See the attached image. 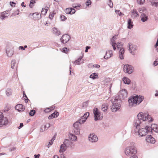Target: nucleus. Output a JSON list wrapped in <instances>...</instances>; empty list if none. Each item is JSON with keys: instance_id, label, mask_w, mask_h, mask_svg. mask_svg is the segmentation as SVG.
Listing matches in <instances>:
<instances>
[{"instance_id": "nucleus-1", "label": "nucleus", "mask_w": 158, "mask_h": 158, "mask_svg": "<svg viewBox=\"0 0 158 158\" xmlns=\"http://www.w3.org/2000/svg\"><path fill=\"white\" fill-rule=\"evenodd\" d=\"M143 97L142 96H132L128 100L129 105L130 106L132 107L136 106L137 104H139L143 100Z\"/></svg>"}, {"instance_id": "nucleus-2", "label": "nucleus", "mask_w": 158, "mask_h": 158, "mask_svg": "<svg viewBox=\"0 0 158 158\" xmlns=\"http://www.w3.org/2000/svg\"><path fill=\"white\" fill-rule=\"evenodd\" d=\"M112 105L111 106V110L113 112H115L118 110L121 107V100H118L117 98H114V100H112Z\"/></svg>"}, {"instance_id": "nucleus-3", "label": "nucleus", "mask_w": 158, "mask_h": 158, "mask_svg": "<svg viewBox=\"0 0 158 158\" xmlns=\"http://www.w3.org/2000/svg\"><path fill=\"white\" fill-rule=\"evenodd\" d=\"M112 105L111 106V110L113 112H115L118 110L121 107V100H118L117 98H114V100H112Z\"/></svg>"}, {"instance_id": "nucleus-4", "label": "nucleus", "mask_w": 158, "mask_h": 158, "mask_svg": "<svg viewBox=\"0 0 158 158\" xmlns=\"http://www.w3.org/2000/svg\"><path fill=\"white\" fill-rule=\"evenodd\" d=\"M138 119H139L142 121H145L146 120L148 119L149 122H152L153 118L148 114L146 113H143L142 112H139L137 115Z\"/></svg>"}, {"instance_id": "nucleus-5", "label": "nucleus", "mask_w": 158, "mask_h": 158, "mask_svg": "<svg viewBox=\"0 0 158 158\" xmlns=\"http://www.w3.org/2000/svg\"><path fill=\"white\" fill-rule=\"evenodd\" d=\"M127 95V91L126 89H124L120 90L118 93V96H116L114 98H117L118 100H120L121 102L122 100L126 98Z\"/></svg>"}, {"instance_id": "nucleus-6", "label": "nucleus", "mask_w": 158, "mask_h": 158, "mask_svg": "<svg viewBox=\"0 0 158 158\" xmlns=\"http://www.w3.org/2000/svg\"><path fill=\"white\" fill-rule=\"evenodd\" d=\"M138 130L139 135L141 136H145L148 134V132H150V128L149 127L147 126L144 128H141L139 127L137 129Z\"/></svg>"}, {"instance_id": "nucleus-7", "label": "nucleus", "mask_w": 158, "mask_h": 158, "mask_svg": "<svg viewBox=\"0 0 158 158\" xmlns=\"http://www.w3.org/2000/svg\"><path fill=\"white\" fill-rule=\"evenodd\" d=\"M6 52L8 57H11L14 53V46L11 45H7L6 47Z\"/></svg>"}, {"instance_id": "nucleus-8", "label": "nucleus", "mask_w": 158, "mask_h": 158, "mask_svg": "<svg viewBox=\"0 0 158 158\" xmlns=\"http://www.w3.org/2000/svg\"><path fill=\"white\" fill-rule=\"evenodd\" d=\"M136 153V149L133 147H128L125 151V153L128 156H132V155L135 154Z\"/></svg>"}, {"instance_id": "nucleus-9", "label": "nucleus", "mask_w": 158, "mask_h": 158, "mask_svg": "<svg viewBox=\"0 0 158 158\" xmlns=\"http://www.w3.org/2000/svg\"><path fill=\"white\" fill-rule=\"evenodd\" d=\"M9 123L7 118L4 117L2 112H0V127L3 125H7Z\"/></svg>"}, {"instance_id": "nucleus-10", "label": "nucleus", "mask_w": 158, "mask_h": 158, "mask_svg": "<svg viewBox=\"0 0 158 158\" xmlns=\"http://www.w3.org/2000/svg\"><path fill=\"white\" fill-rule=\"evenodd\" d=\"M93 112L94 115V120L96 121L100 120L102 119L103 116H101V113L97 108H94L93 110Z\"/></svg>"}, {"instance_id": "nucleus-11", "label": "nucleus", "mask_w": 158, "mask_h": 158, "mask_svg": "<svg viewBox=\"0 0 158 158\" xmlns=\"http://www.w3.org/2000/svg\"><path fill=\"white\" fill-rule=\"evenodd\" d=\"M133 67L131 65L125 64L124 65L123 70L125 73L131 74L133 71Z\"/></svg>"}, {"instance_id": "nucleus-12", "label": "nucleus", "mask_w": 158, "mask_h": 158, "mask_svg": "<svg viewBox=\"0 0 158 158\" xmlns=\"http://www.w3.org/2000/svg\"><path fill=\"white\" fill-rule=\"evenodd\" d=\"M142 122L140 119H138V117L135 119L133 125L136 128V129H139V127H142L141 126Z\"/></svg>"}, {"instance_id": "nucleus-13", "label": "nucleus", "mask_w": 158, "mask_h": 158, "mask_svg": "<svg viewBox=\"0 0 158 158\" xmlns=\"http://www.w3.org/2000/svg\"><path fill=\"white\" fill-rule=\"evenodd\" d=\"M89 140L92 143L96 142L98 140L97 136L94 134H91L89 136Z\"/></svg>"}, {"instance_id": "nucleus-14", "label": "nucleus", "mask_w": 158, "mask_h": 158, "mask_svg": "<svg viewBox=\"0 0 158 158\" xmlns=\"http://www.w3.org/2000/svg\"><path fill=\"white\" fill-rule=\"evenodd\" d=\"M70 38V37L69 35L65 34L62 35L60 39V40L62 43L65 44L69 41Z\"/></svg>"}, {"instance_id": "nucleus-15", "label": "nucleus", "mask_w": 158, "mask_h": 158, "mask_svg": "<svg viewBox=\"0 0 158 158\" xmlns=\"http://www.w3.org/2000/svg\"><path fill=\"white\" fill-rule=\"evenodd\" d=\"M128 47L129 48V50L130 51V53L133 55H135V52L137 49L136 46L130 44V43H129Z\"/></svg>"}, {"instance_id": "nucleus-16", "label": "nucleus", "mask_w": 158, "mask_h": 158, "mask_svg": "<svg viewBox=\"0 0 158 158\" xmlns=\"http://www.w3.org/2000/svg\"><path fill=\"white\" fill-rule=\"evenodd\" d=\"M146 140L148 143H154L155 142V140L151 135H147L146 137Z\"/></svg>"}, {"instance_id": "nucleus-17", "label": "nucleus", "mask_w": 158, "mask_h": 158, "mask_svg": "<svg viewBox=\"0 0 158 158\" xmlns=\"http://www.w3.org/2000/svg\"><path fill=\"white\" fill-rule=\"evenodd\" d=\"M150 128V132H152V131H154L156 132H158V129L156 124H153L151 125V127H149Z\"/></svg>"}, {"instance_id": "nucleus-18", "label": "nucleus", "mask_w": 158, "mask_h": 158, "mask_svg": "<svg viewBox=\"0 0 158 158\" xmlns=\"http://www.w3.org/2000/svg\"><path fill=\"white\" fill-rule=\"evenodd\" d=\"M113 55V52L112 50H109L107 51L106 52V55L104 57L105 59H107L108 58H110Z\"/></svg>"}, {"instance_id": "nucleus-19", "label": "nucleus", "mask_w": 158, "mask_h": 158, "mask_svg": "<svg viewBox=\"0 0 158 158\" xmlns=\"http://www.w3.org/2000/svg\"><path fill=\"white\" fill-rule=\"evenodd\" d=\"M120 50L119 51V57L121 59H124V53L125 52L124 49L123 48H119Z\"/></svg>"}, {"instance_id": "nucleus-20", "label": "nucleus", "mask_w": 158, "mask_h": 158, "mask_svg": "<svg viewBox=\"0 0 158 158\" xmlns=\"http://www.w3.org/2000/svg\"><path fill=\"white\" fill-rule=\"evenodd\" d=\"M24 106L22 105L19 104L16 105L15 108L16 110H18L19 111H23L24 110Z\"/></svg>"}, {"instance_id": "nucleus-21", "label": "nucleus", "mask_w": 158, "mask_h": 158, "mask_svg": "<svg viewBox=\"0 0 158 158\" xmlns=\"http://www.w3.org/2000/svg\"><path fill=\"white\" fill-rule=\"evenodd\" d=\"M8 11H4L1 13L0 18L2 20L4 19L6 17H7L9 15V13H8Z\"/></svg>"}, {"instance_id": "nucleus-22", "label": "nucleus", "mask_w": 158, "mask_h": 158, "mask_svg": "<svg viewBox=\"0 0 158 158\" xmlns=\"http://www.w3.org/2000/svg\"><path fill=\"white\" fill-rule=\"evenodd\" d=\"M145 13H143L141 15V21L143 22H145L146 21H147L148 19V16L146 15Z\"/></svg>"}, {"instance_id": "nucleus-23", "label": "nucleus", "mask_w": 158, "mask_h": 158, "mask_svg": "<svg viewBox=\"0 0 158 158\" xmlns=\"http://www.w3.org/2000/svg\"><path fill=\"white\" fill-rule=\"evenodd\" d=\"M33 19L35 20H37L41 18V15L37 13H35L32 14Z\"/></svg>"}, {"instance_id": "nucleus-24", "label": "nucleus", "mask_w": 158, "mask_h": 158, "mask_svg": "<svg viewBox=\"0 0 158 158\" xmlns=\"http://www.w3.org/2000/svg\"><path fill=\"white\" fill-rule=\"evenodd\" d=\"M59 115V114L56 111L52 114L51 115L48 116V118L49 119H51L53 118L57 117Z\"/></svg>"}, {"instance_id": "nucleus-25", "label": "nucleus", "mask_w": 158, "mask_h": 158, "mask_svg": "<svg viewBox=\"0 0 158 158\" xmlns=\"http://www.w3.org/2000/svg\"><path fill=\"white\" fill-rule=\"evenodd\" d=\"M133 22L131 19H129L127 20V28L131 29L133 27Z\"/></svg>"}, {"instance_id": "nucleus-26", "label": "nucleus", "mask_w": 158, "mask_h": 158, "mask_svg": "<svg viewBox=\"0 0 158 158\" xmlns=\"http://www.w3.org/2000/svg\"><path fill=\"white\" fill-rule=\"evenodd\" d=\"M66 145L65 143H64L63 144H61L60 146V149L59 151L60 152L63 153L66 150Z\"/></svg>"}, {"instance_id": "nucleus-27", "label": "nucleus", "mask_w": 158, "mask_h": 158, "mask_svg": "<svg viewBox=\"0 0 158 158\" xmlns=\"http://www.w3.org/2000/svg\"><path fill=\"white\" fill-rule=\"evenodd\" d=\"M6 93L7 96L9 97L12 94V90L10 88H8L6 90Z\"/></svg>"}, {"instance_id": "nucleus-28", "label": "nucleus", "mask_w": 158, "mask_h": 158, "mask_svg": "<svg viewBox=\"0 0 158 158\" xmlns=\"http://www.w3.org/2000/svg\"><path fill=\"white\" fill-rule=\"evenodd\" d=\"M114 39H113V38H112L111 41L110 42V44L113 47V49L114 50H115L116 49V42L115 41Z\"/></svg>"}, {"instance_id": "nucleus-29", "label": "nucleus", "mask_w": 158, "mask_h": 158, "mask_svg": "<svg viewBox=\"0 0 158 158\" xmlns=\"http://www.w3.org/2000/svg\"><path fill=\"white\" fill-rule=\"evenodd\" d=\"M108 105L107 103H104L103 104L101 107V110L103 111H106L108 109Z\"/></svg>"}, {"instance_id": "nucleus-30", "label": "nucleus", "mask_w": 158, "mask_h": 158, "mask_svg": "<svg viewBox=\"0 0 158 158\" xmlns=\"http://www.w3.org/2000/svg\"><path fill=\"white\" fill-rule=\"evenodd\" d=\"M11 68L14 69L15 67L17 68V65L16 64V61L14 60H12L11 62Z\"/></svg>"}, {"instance_id": "nucleus-31", "label": "nucleus", "mask_w": 158, "mask_h": 158, "mask_svg": "<svg viewBox=\"0 0 158 158\" xmlns=\"http://www.w3.org/2000/svg\"><path fill=\"white\" fill-rule=\"evenodd\" d=\"M53 33L56 35H59L60 34V31L58 29L55 27H54L52 29Z\"/></svg>"}, {"instance_id": "nucleus-32", "label": "nucleus", "mask_w": 158, "mask_h": 158, "mask_svg": "<svg viewBox=\"0 0 158 158\" xmlns=\"http://www.w3.org/2000/svg\"><path fill=\"white\" fill-rule=\"evenodd\" d=\"M123 81L125 84L129 85L130 84L131 81L127 77H124L123 79Z\"/></svg>"}, {"instance_id": "nucleus-33", "label": "nucleus", "mask_w": 158, "mask_h": 158, "mask_svg": "<svg viewBox=\"0 0 158 158\" xmlns=\"http://www.w3.org/2000/svg\"><path fill=\"white\" fill-rule=\"evenodd\" d=\"M132 16L134 18H135L139 16V14L138 12L136 10L133 9L131 10Z\"/></svg>"}, {"instance_id": "nucleus-34", "label": "nucleus", "mask_w": 158, "mask_h": 158, "mask_svg": "<svg viewBox=\"0 0 158 158\" xmlns=\"http://www.w3.org/2000/svg\"><path fill=\"white\" fill-rule=\"evenodd\" d=\"M98 73H94L91 74L89 77L90 78H92L93 79H95L98 78Z\"/></svg>"}, {"instance_id": "nucleus-35", "label": "nucleus", "mask_w": 158, "mask_h": 158, "mask_svg": "<svg viewBox=\"0 0 158 158\" xmlns=\"http://www.w3.org/2000/svg\"><path fill=\"white\" fill-rule=\"evenodd\" d=\"M70 139L72 141H76L77 139V137L73 134H70L69 136Z\"/></svg>"}, {"instance_id": "nucleus-36", "label": "nucleus", "mask_w": 158, "mask_h": 158, "mask_svg": "<svg viewBox=\"0 0 158 158\" xmlns=\"http://www.w3.org/2000/svg\"><path fill=\"white\" fill-rule=\"evenodd\" d=\"M151 5L153 6L157 7L158 6V2H156L155 1L152 0L150 1Z\"/></svg>"}, {"instance_id": "nucleus-37", "label": "nucleus", "mask_w": 158, "mask_h": 158, "mask_svg": "<svg viewBox=\"0 0 158 158\" xmlns=\"http://www.w3.org/2000/svg\"><path fill=\"white\" fill-rule=\"evenodd\" d=\"M82 57H80L77 60H75L74 62L72 61V62L73 63V64H77L79 65L80 64H81L80 61L82 59Z\"/></svg>"}, {"instance_id": "nucleus-38", "label": "nucleus", "mask_w": 158, "mask_h": 158, "mask_svg": "<svg viewBox=\"0 0 158 158\" xmlns=\"http://www.w3.org/2000/svg\"><path fill=\"white\" fill-rule=\"evenodd\" d=\"M86 120V119L84 118H83V117H81V118L77 121L78 122L79 124L80 125L81 124L85 122Z\"/></svg>"}, {"instance_id": "nucleus-39", "label": "nucleus", "mask_w": 158, "mask_h": 158, "mask_svg": "<svg viewBox=\"0 0 158 158\" xmlns=\"http://www.w3.org/2000/svg\"><path fill=\"white\" fill-rule=\"evenodd\" d=\"M139 12L140 13H146L147 12V10L145 8L143 7L139 9Z\"/></svg>"}, {"instance_id": "nucleus-40", "label": "nucleus", "mask_w": 158, "mask_h": 158, "mask_svg": "<svg viewBox=\"0 0 158 158\" xmlns=\"http://www.w3.org/2000/svg\"><path fill=\"white\" fill-rule=\"evenodd\" d=\"M80 125L79 123V122L78 121L76 122L74 124H73V127L74 129H79V126Z\"/></svg>"}, {"instance_id": "nucleus-41", "label": "nucleus", "mask_w": 158, "mask_h": 158, "mask_svg": "<svg viewBox=\"0 0 158 158\" xmlns=\"http://www.w3.org/2000/svg\"><path fill=\"white\" fill-rule=\"evenodd\" d=\"M116 47L118 49L123 48V45L122 44V43L121 42H118L116 44Z\"/></svg>"}, {"instance_id": "nucleus-42", "label": "nucleus", "mask_w": 158, "mask_h": 158, "mask_svg": "<svg viewBox=\"0 0 158 158\" xmlns=\"http://www.w3.org/2000/svg\"><path fill=\"white\" fill-rule=\"evenodd\" d=\"M65 12L68 14H71V8H67L65 10Z\"/></svg>"}, {"instance_id": "nucleus-43", "label": "nucleus", "mask_w": 158, "mask_h": 158, "mask_svg": "<svg viewBox=\"0 0 158 158\" xmlns=\"http://www.w3.org/2000/svg\"><path fill=\"white\" fill-rule=\"evenodd\" d=\"M48 10V9H46L43 8L42 9V10L41 12V14L44 15H45L46 14Z\"/></svg>"}, {"instance_id": "nucleus-44", "label": "nucleus", "mask_w": 158, "mask_h": 158, "mask_svg": "<svg viewBox=\"0 0 158 158\" xmlns=\"http://www.w3.org/2000/svg\"><path fill=\"white\" fill-rule=\"evenodd\" d=\"M35 0H30L29 6L31 8H32L33 6V4L35 2Z\"/></svg>"}, {"instance_id": "nucleus-45", "label": "nucleus", "mask_w": 158, "mask_h": 158, "mask_svg": "<svg viewBox=\"0 0 158 158\" xmlns=\"http://www.w3.org/2000/svg\"><path fill=\"white\" fill-rule=\"evenodd\" d=\"M108 5L109 6L110 8L113 7V3L111 0H109L107 2Z\"/></svg>"}, {"instance_id": "nucleus-46", "label": "nucleus", "mask_w": 158, "mask_h": 158, "mask_svg": "<svg viewBox=\"0 0 158 158\" xmlns=\"http://www.w3.org/2000/svg\"><path fill=\"white\" fill-rule=\"evenodd\" d=\"M74 132L76 135H78L80 133V129H74Z\"/></svg>"}, {"instance_id": "nucleus-47", "label": "nucleus", "mask_w": 158, "mask_h": 158, "mask_svg": "<svg viewBox=\"0 0 158 158\" xmlns=\"http://www.w3.org/2000/svg\"><path fill=\"white\" fill-rule=\"evenodd\" d=\"M115 13L118 14L119 16H121L122 15H124V14H122L120 11V10H115Z\"/></svg>"}, {"instance_id": "nucleus-48", "label": "nucleus", "mask_w": 158, "mask_h": 158, "mask_svg": "<svg viewBox=\"0 0 158 158\" xmlns=\"http://www.w3.org/2000/svg\"><path fill=\"white\" fill-rule=\"evenodd\" d=\"M35 113V110H32L30 111L29 113V115L31 116H33Z\"/></svg>"}, {"instance_id": "nucleus-49", "label": "nucleus", "mask_w": 158, "mask_h": 158, "mask_svg": "<svg viewBox=\"0 0 158 158\" xmlns=\"http://www.w3.org/2000/svg\"><path fill=\"white\" fill-rule=\"evenodd\" d=\"M89 112H86L85 113L84 115L82 117H83V118H84L87 119V117L89 116Z\"/></svg>"}, {"instance_id": "nucleus-50", "label": "nucleus", "mask_w": 158, "mask_h": 158, "mask_svg": "<svg viewBox=\"0 0 158 158\" xmlns=\"http://www.w3.org/2000/svg\"><path fill=\"white\" fill-rule=\"evenodd\" d=\"M137 1L139 4L142 5L143 3L144 0H137Z\"/></svg>"}, {"instance_id": "nucleus-51", "label": "nucleus", "mask_w": 158, "mask_h": 158, "mask_svg": "<svg viewBox=\"0 0 158 158\" xmlns=\"http://www.w3.org/2000/svg\"><path fill=\"white\" fill-rule=\"evenodd\" d=\"M50 127V124L47 123L44 126V130H45V129H47Z\"/></svg>"}, {"instance_id": "nucleus-52", "label": "nucleus", "mask_w": 158, "mask_h": 158, "mask_svg": "<svg viewBox=\"0 0 158 158\" xmlns=\"http://www.w3.org/2000/svg\"><path fill=\"white\" fill-rule=\"evenodd\" d=\"M69 50V49H68L67 48L65 47L62 49V52L65 53H66Z\"/></svg>"}, {"instance_id": "nucleus-53", "label": "nucleus", "mask_w": 158, "mask_h": 158, "mask_svg": "<svg viewBox=\"0 0 158 158\" xmlns=\"http://www.w3.org/2000/svg\"><path fill=\"white\" fill-rule=\"evenodd\" d=\"M91 3V2L90 0H88L85 3L86 6H89Z\"/></svg>"}, {"instance_id": "nucleus-54", "label": "nucleus", "mask_w": 158, "mask_h": 158, "mask_svg": "<svg viewBox=\"0 0 158 158\" xmlns=\"http://www.w3.org/2000/svg\"><path fill=\"white\" fill-rule=\"evenodd\" d=\"M60 18L62 21H64L66 19V17L64 15L60 16Z\"/></svg>"}, {"instance_id": "nucleus-55", "label": "nucleus", "mask_w": 158, "mask_h": 158, "mask_svg": "<svg viewBox=\"0 0 158 158\" xmlns=\"http://www.w3.org/2000/svg\"><path fill=\"white\" fill-rule=\"evenodd\" d=\"M153 64L155 66L158 65V59H157L154 62Z\"/></svg>"}, {"instance_id": "nucleus-56", "label": "nucleus", "mask_w": 158, "mask_h": 158, "mask_svg": "<svg viewBox=\"0 0 158 158\" xmlns=\"http://www.w3.org/2000/svg\"><path fill=\"white\" fill-rule=\"evenodd\" d=\"M19 10H17L15 12L13 13L12 14L13 15H18L19 14Z\"/></svg>"}, {"instance_id": "nucleus-57", "label": "nucleus", "mask_w": 158, "mask_h": 158, "mask_svg": "<svg viewBox=\"0 0 158 158\" xmlns=\"http://www.w3.org/2000/svg\"><path fill=\"white\" fill-rule=\"evenodd\" d=\"M53 142L52 141V140H50L48 143V147L49 148L50 146L53 143Z\"/></svg>"}, {"instance_id": "nucleus-58", "label": "nucleus", "mask_w": 158, "mask_h": 158, "mask_svg": "<svg viewBox=\"0 0 158 158\" xmlns=\"http://www.w3.org/2000/svg\"><path fill=\"white\" fill-rule=\"evenodd\" d=\"M50 109L49 108H47L44 110V111L46 113L50 112Z\"/></svg>"}, {"instance_id": "nucleus-59", "label": "nucleus", "mask_w": 158, "mask_h": 158, "mask_svg": "<svg viewBox=\"0 0 158 158\" xmlns=\"http://www.w3.org/2000/svg\"><path fill=\"white\" fill-rule=\"evenodd\" d=\"M76 10L74 8H71V14H73L75 13L76 12Z\"/></svg>"}, {"instance_id": "nucleus-60", "label": "nucleus", "mask_w": 158, "mask_h": 158, "mask_svg": "<svg viewBox=\"0 0 158 158\" xmlns=\"http://www.w3.org/2000/svg\"><path fill=\"white\" fill-rule=\"evenodd\" d=\"M10 6H15V3L13 2H10Z\"/></svg>"}, {"instance_id": "nucleus-61", "label": "nucleus", "mask_w": 158, "mask_h": 158, "mask_svg": "<svg viewBox=\"0 0 158 158\" xmlns=\"http://www.w3.org/2000/svg\"><path fill=\"white\" fill-rule=\"evenodd\" d=\"M93 67L97 68H98L100 67V66L98 64H95L93 65Z\"/></svg>"}, {"instance_id": "nucleus-62", "label": "nucleus", "mask_w": 158, "mask_h": 158, "mask_svg": "<svg viewBox=\"0 0 158 158\" xmlns=\"http://www.w3.org/2000/svg\"><path fill=\"white\" fill-rule=\"evenodd\" d=\"M90 47L89 46H87L85 48V52H88V50L90 49Z\"/></svg>"}, {"instance_id": "nucleus-63", "label": "nucleus", "mask_w": 158, "mask_h": 158, "mask_svg": "<svg viewBox=\"0 0 158 158\" xmlns=\"http://www.w3.org/2000/svg\"><path fill=\"white\" fill-rule=\"evenodd\" d=\"M23 126V123H21L20 124V125L19 127L18 128L19 129H20Z\"/></svg>"}, {"instance_id": "nucleus-64", "label": "nucleus", "mask_w": 158, "mask_h": 158, "mask_svg": "<svg viewBox=\"0 0 158 158\" xmlns=\"http://www.w3.org/2000/svg\"><path fill=\"white\" fill-rule=\"evenodd\" d=\"M60 158H65V156L63 153L61 154Z\"/></svg>"}]
</instances>
